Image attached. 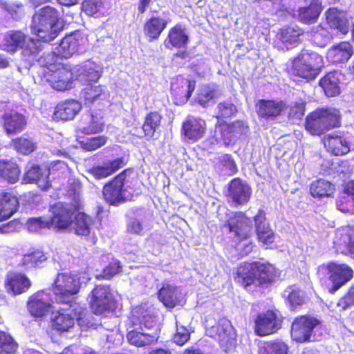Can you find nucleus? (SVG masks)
Instances as JSON below:
<instances>
[{
	"label": "nucleus",
	"instance_id": "obj_13",
	"mask_svg": "<svg viewBox=\"0 0 354 354\" xmlns=\"http://www.w3.org/2000/svg\"><path fill=\"white\" fill-rule=\"evenodd\" d=\"M328 270L329 272L328 279L333 284L330 289V292L337 291L353 277V269L346 264L330 263L328 265Z\"/></svg>",
	"mask_w": 354,
	"mask_h": 354
},
{
	"label": "nucleus",
	"instance_id": "obj_51",
	"mask_svg": "<svg viewBox=\"0 0 354 354\" xmlns=\"http://www.w3.org/2000/svg\"><path fill=\"white\" fill-rule=\"evenodd\" d=\"M288 347L281 340L267 342L260 348L259 354H287Z\"/></svg>",
	"mask_w": 354,
	"mask_h": 354
},
{
	"label": "nucleus",
	"instance_id": "obj_44",
	"mask_svg": "<svg viewBox=\"0 0 354 354\" xmlns=\"http://www.w3.org/2000/svg\"><path fill=\"white\" fill-rule=\"evenodd\" d=\"M40 49L38 50L35 59L32 62H27L29 64H34L38 63V64L42 67H46L49 71L48 72L53 71V69L58 67L59 65L55 64L57 61V54L55 50L53 52H49L48 53H42L44 46L40 42Z\"/></svg>",
	"mask_w": 354,
	"mask_h": 354
},
{
	"label": "nucleus",
	"instance_id": "obj_54",
	"mask_svg": "<svg viewBox=\"0 0 354 354\" xmlns=\"http://www.w3.org/2000/svg\"><path fill=\"white\" fill-rule=\"evenodd\" d=\"M331 39V34L323 27L317 26L312 31V41L319 47L326 46Z\"/></svg>",
	"mask_w": 354,
	"mask_h": 354
},
{
	"label": "nucleus",
	"instance_id": "obj_40",
	"mask_svg": "<svg viewBox=\"0 0 354 354\" xmlns=\"http://www.w3.org/2000/svg\"><path fill=\"white\" fill-rule=\"evenodd\" d=\"M167 25L166 19L160 17H151L144 26V33L149 41L157 39Z\"/></svg>",
	"mask_w": 354,
	"mask_h": 354
},
{
	"label": "nucleus",
	"instance_id": "obj_60",
	"mask_svg": "<svg viewBox=\"0 0 354 354\" xmlns=\"http://www.w3.org/2000/svg\"><path fill=\"white\" fill-rule=\"evenodd\" d=\"M176 331L174 335L173 339L176 344L182 346L189 339L190 333L186 327L180 324L178 321L176 322Z\"/></svg>",
	"mask_w": 354,
	"mask_h": 354
},
{
	"label": "nucleus",
	"instance_id": "obj_15",
	"mask_svg": "<svg viewBox=\"0 0 354 354\" xmlns=\"http://www.w3.org/2000/svg\"><path fill=\"white\" fill-rule=\"evenodd\" d=\"M251 194L252 189L248 183L238 178L231 180L227 196L236 205L248 203Z\"/></svg>",
	"mask_w": 354,
	"mask_h": 354
},
{
	"label": "nucleus",
	"instance_id": "obj_31",
	"mask_svg": "<svg viewBox=\"0 0 354 354\" xmlns=\"http://www.w3.org/2000/svg\"><path fill=\"white\" fill-rule=\"evenodd\" d=\"M326 15L327 23L331 28L338 30L342 34L348 32L349 23L345 12L331 8L326 11Z\"/></svg>",
	"mask_w": 354,
	"mask_h": 354
},
{
	"label": "nucleus",
	"instance_id": "obj_52",
	"mask_svg": "<svg viewBox=\"0 0 354 354\" xmlns=\"http://www.w3.org/2000/svg\"><path fill=\"white\" fill-rule=\"evenodd\" d=\"M306 102L302 100L295 101L290 104L288 108V117L292 123L300 121L305 114Z\"/></svg>",
	"mask_w": 354,
	"mask_h": 354
},
{
	"label": "nucleus",
	"instance_id": "obj_20",
	"mask_svg": "<svg viewBox=\"0 0 354 354\" xmlns=\"http://www.w3.org/2000/svg\"><path fill=\"white\" fill-rule=\"evenodd\" d=\"M50 172L49 169L33 165L26 171L23 180L26 183H36L39 187L44 190L50 185L48 180Z\"/></svg>",
	"mask_w": 354,
	"mask_h": 354
},
{
	"label": "nucleus",
	"instance_id": "obj_9",
	"mask_svg": "<svg viewBox=\"0 0 354 354\" xmlns=\"http://www.w3.org/2000/svg\"><path fill=\"white\" fill-rule=\"evenodd\" d=\"M79 205L57 203L50 207L52 217L50 221V227L57 230H65L73 223L75 212L78 209Z\"/></svg>",
	"mask_w": 354,
	"mask_h": 354
},
{
	"label": "nucleus",
	"instance_id": "obj_62",
	"mask_svg": "<svg viewBox=\"0 0 354 354\" xmlns=\"http://www.w3.org/2000/svg\"><path fill=\"white\" fill-rule=\"evenodd\" d=\"M102 6V0H85L82 3V9L86 15L93 16L101 10Z\"/></svg>",
	"mask_w": 354,
	"mask_h": 354
},
{
	"label": "nucleus",
	"instance_id": "obj_34",
	"mask_svg": "<svg viewBox=\"0 0 354 354\" xmlns=\"http://www.w3.org/2000/svg\"><path fill=\"white\" fill-rule=\"evenodd\" d=\"M336 205L342 212L354 213V181L348 183L339 196Z\"/></svg>",
	"mask_w": 354,
	"mask_h": 354
},
{
	"label": "nucleus",
	"instance_id": "obj_50",
	"mask_svg": "<svg viewBox=\"0 0 354 354\" xmlns=\"http://www.w3.org/2000/svg\"><path fill=\"white\" fill-rule=\"evenodd\" d=\"M162 117L158 112H151L149 113L142 125V130L148 139L154 136L155 131L160 124Z\"/></svg>",
	"mask_w": 354,
	"mask_h": 354
},
{
	"label": "nucleus",
	"instance_id": "obj_7",
	"mask_svg": "<svg viewBox=\"0 0 354 354\" xmlns=\"http://www.w3.org/2000/svg\"><path fill=\"white\" fill-rule=\"evenodd\" d=\"M324 332L321 322L315 317H298L292 324L291 336L297 342L319 341Z\"/></svg>",
	"mask_w": 354,
	"mask_h": 354
},
{
	"label": "nucleus",
	"instance_id": "obj_5",
	"mask_svg": "<svg viewBox=\"0 0 354 354\" xmlns=\"http://www.w3.org/2000/svg\"><path fill=\"white\" fill-rule=\"evenodd\" d=\"M0 45L8 53L21 50V56L27 62H32L40 49V41L35 39L21 30H9L3 37Z\"/></svg>",
	"mask_w": 354,
	"mask_h": 354
},
{
	"label": "nucleus",
	"instance_id": "obj_28",
	"mask_svg": "<svg viewBox=\"0 0 354 354\" xmlns=\"http://www.w3.org/2000/svg\"><path fill=\"white\" fill-rule=\"evenodd\" d=\"M324 144L328 151L335 156H342L350 151V145L346 139L339 135L328 134L324 138Z\"/></svg>",
	"mask_w": 354,
	"mask_h": 354
},
{
	"label": "nucleus",
	"instance_id": "obj_29",
	"mask_svg": "<svg viewBox=\"0 0 354 354\" xmlns=\"http://www.w3.org/2000/svg\"><path fill=\"white\" fill-rule=\"evenodd\" d=\"M124 165V159L122 158H118L112 160H108L102 165L94 166L88 172L95 179L101 180L112 175Z\"/></svg>",
	"mask_w": 354,
	"mask_h": 354
},
{
	"label": "nucleus",
	"instance_id": "obj_30",
	"mask_svg": "<svg viewBox=\"0 0 354 354\" xmlns=\"http://www.w3.org/2000/svg\"><path fill=\"white\" fill-rule=\"evenodd\" d=\"M180 293L178 288L169 281H163L158 291V299L168 308H174L179 301Z\"/></svg>",
	"mask_w": 354,
	"mask_h": 354
},
{
	"label": "nucleus",
	"instance_id": "obj_16",
	"mask_svg": "<svg viewBox=\"0 0 354 354\" xmlns=\"http://www.w3.org/2000/svg\"><path fill=\"white\" fill-rule=\"evenodd\" d=\"M337 252L350 255L354 259V230L344 227L337 230L333 241Z\"/></svg>",
	"mask_w": 354,
	"mask_h": 354
},
{
	"label": "nucleus",
	"instance_id": "obj_8",
	"mask_svg": "<svg viewBox=\"0 0 354 354\" xmlns=\"http://www.w3.org/2000/svg\"><path fill=\"white\" fill-rule=\"evenodd\" d=\"M323 59L317 53L303 50L292 61L294 75L308 81L314 80L323 66Z\"/></svg>",
	"mask_w": 354,
	"mask_h": 354
},
{
	"label": "nucleus",
	"instance_id": "obj_55",
	"mask_svg": "<svg viewBox=\"0 0 354 354\" xmlns=\"http://www.w3.org/2000/svg\"><path fill=\"white\" fill-rule=\"evenodd\" d=\"M17 348V344L13 338L4 332H0V354H13Z\"/></svg>",
	"mask_w": 354,
	"mask_h": 354
},
{
	"label": "nucleus",
	"instance_id": "obj_58",
	"mask_svg": "<svg viewBox=\"0 0 354 354\" xmlns=\"http://www.w3.org/2000/svg\"><path fill=\"white\" fill-rule=\"evenodd\" d=\"M104 92L101 86L87 85L82 91L81 95L86 102H93Z\"/></svg>",
	"mask_w": 354,
	"mask_h": 354
},
{
	"label": "nucleus",
	"instance_id": "obj_12",
	"mask_svg": "<svg viewBox=\"0 0 354 354\" xmlns=\"http://www.w3.org/2000/svg\"><path fill=\"white\" fill-rule=\"evenodd\" d=\"M125 179V171H122L104 186L103 196L110 205H117L124 201L123 187Z\"/></svg>",
	"mask_w": 354,
	"mask_h": 354
},
{
	"label": "nucleus",
	"instance_id": "obj_39",
	"mask_svg": "<svg viewBox=\"0 0 354 354\" xmlns=\"http://www.w3.org/2000/svg\"><path fill=\"white\" fill-rule=\"evenodd\" d=\"M7 286L14 295L21 294L26 291L30 286L28 277L20 273H10L7 276Z\"/></svg>",
	"mask_w": 354,
	"mask_h": 354
},
{
	"label": "nucleus",
	"instance_id": "obj_63",
	"mask_svg": "<svg viewBox=\"0 0 354 354\" xmlns=\"http://www.w3.org/2000/svg\"><path fill=\"white\" fill-rule=\"evenodd\" d=\"M217 118H229L236 112V106L230 102L219 103L217 106Z\"/></svg>",
	"mask_w": 354,
	"mask_h": 354
},
{
	"label": "nucleus",
	"instance_id": "obj_22",
	"mask_svg": "<svg viewBox=\"0 0 354 354\" xmlns=\"http://www.w3.org/2000/svg\"><path fill=\"white\" fill-rule=\"evenodd\" d=\"M102 67L91 60H86L77 66V78L82 82H96L102 75Z\"/></svg>",
	"mask_w": 354,
	"mask_h": 354
},
{
	"label": "nucleus",
	"instance_id": "obj_46",
	"mask_svg": "<svg viewBox=\"0 0 354 354\" xmlns=\"http://www.w3.org/2000/svg\"><path fill=\"white\" fill-rule=\"evenodd\" d=\"M93 223L92 218L87 214L80 212L73 220L75 233L77 235L88 236L91 233V226Z\"/></svg>",
	"mask_w": 354,
	"mask_h": 354
},
{
	"label": "nucleus",
	"instance_id": "obj_3",
	"mask_svg": "<svg viewBox=\"0 0 354 354\" xmlns=\"http://www.w3.org/2000/svg\"><path fill=\"white\" fill-rule=\"evenodd\" d=\"M63 27L59 12L48 6L39 9L33 15L30 25L32 32L44 42L53 40Z\"/></svg>",
	"mask_w": 354,
	"mask_h": 354
},
{
	"label": "nucleus",
	"instance_id": "obj_11",
	"mask_svg": "<svg viewBox=\"0 0 354 354\" xmlns=\"http://www.w3.org/2000/svg\"><path fill=\"white\" fill-rule=\"evenodd\" d=\"M206 334L218 342L225 351L232 346L234 333L230 322L223 318L211 326L206 327Z\"/></svg>",
	"mask_w": 354,
	"mask_h": 354
},
{
	"label": "nucleus",
	"instance_id": "obj_10",
	"mask_svg": "<svg viewBox=\"0 0 354 354\" xmlns=\"http://www.w3.org/2000/svg\"><path fill=\"white\" fill-rule=\"evenodd\" d=\"M91 308L96 315H101L112 310L115 302L110 288L106 285L97 286L91 292Z\"/></svg>",
	"mask_w": 354,
	"mask_h": 354
},
{
	"label": "nucleus",
	"instance_id": "obj_18",
	"mask_svg": "<svg viewBox=\"0 0 354 354\" xmlns=\"http://www.w3.org/2000/svg\"><path fill=\"white\" fill-rule=\"evenodd\" d=\"M256 107L259 117L266 120L274 119L287 109L284 102L270 100H259Z\"/></svg>",
	"mask_w": 354,
	"mask_h": 354
},
{
	"label": "nucleus",
	"instance_id": "obj_19",
	"mask_svg": "<svg viewBox=\"0 0 354 354\" xmlns=\"http://www.w3.org/2000/svg\"><path fill=\"white\" fill-rule=\"evenodd\" d=\"M228 225L238 239L248 238L252 230V221L243 212H235L229 219Z\"/></svg>",
	"mask_w": 354,
	"mask_h": 354
},
{
	"label": "nucleus",
	"instance_id": "obj_57",
	"mask_svg": "<svg viewBox=\"0 0 354 354\" xmlns=\"http://www.w3.org/2000/svg\"><path fill=\"white\" fill-rule=\"evenodd\" d=\"M106 142V138L104 136L92 137L90 138H84L80 141L81 147L86 151H94L104 145Z\"/></svg>",
	"mask_w": 354,
	"mask_h": 354
},
{
	"label": "nucleus",
	"instance_id": "obj_53",
	"mask_svg": "<svg viewBox=\"0 0 354 354\" xmlns=\"http://www.w3.org/2000/svg\"><path fill=\"white\" fill-rule=\"evenodd\" d=\"M46 259V258L41 252L36 251L25 254L22 258L19 266L24 270H28L37 266Z\"/></svg>",
	"mask_w": 354,
	"mask_h": 354
},
{
	"label": "nucleus",
	"instance_id": "obj_32",
	"mask_svg": "<svg viewBox=\"0 0 354 354\" xmlns=\"http://www.w3.org/2000/svg\"><path fill=\"white\" fill-rule=\"evenodd\" d=\"M189 41V36L186 29L180 24H177L171 28L165 41V44L167 48L169 45L177 48H184L186 47Z\"/></svg>",
	"mask_w": 354,
	"mask_h": 354
},
{
	"label": "nucleus",
	"instance_id": "obj_37",
	"mask_svg": "<svg viewBox=\"0 0 354 354\" xmlns=\"http://www.w3.org/2000/svg\"><path fill=\"white\" fill-rule=\"evenodd\" d=\"M353 53L351 44L349 42L342 41L328 50L327 57L332 62L341 63L348 61Z\"/></svg>",
	"mask_w": 354,
	"mask_h": 354
},
{
	"label": "nucleus",
	"instance_id": "obj_61",
	"mask_svg": "<svg viewBox=\"0 0 354 354\" xmlns=\"http://www.w3.org/2000/svg\"><path fill=\"white\" fill-rule=\"evenodd\" d=\"M122 271V266L119 261H114L106 266L102 274L97 276V279H110L116 274Z\"/></svg>",
	"mask_w": 354,
	"mask_h": 354
},
{
	"label": "nucleus",
	"instance_id": "obj_24",
	"mask_svg": "<svg viewBox=\"0 0 354 354\" xmlns=\"http://www.w3.org/2000/svg\"><path fill=\"white\" fill-rule=\"evenodd\" d=\"M104 123L100 113H87L82 116L78 129L86 134L97 133L102 131Z\"/></svg>",
	"mask_w": 354,
	"mask_h": 354
},
{
	"label": "nucleus",
	"instance_id": "obj_17",
	"mask_svg": "<svg viewBox=\"0 0 354 354\" xmlns=\"http://www.w3.org/2000/svg\"><path fill=\"white\" fill-rule=\"evenodd\" d=\"M52 301L48 290L39 291L30 298L28 308L32 315L40 317L50 310Z\"/></svg>",
	"mask_w": 354,
	"mask_h": 354
},
{
	"label": "nucleus",
	"instance_id": "obj_21",
	"mask_svg": "<svg viewBox=\"0 0 354 354\" xmlns=\"http://www.w3.org/2000/svg\"><path fill=\"white\" fill-rule=\"evenodd\" d=\"M194 89L195 82L182 76L176 77L171 84V90L173 95L178 97L182 103L187 102Z\"/></svg>",
	"mask_w": 354,
	"mask_h": 354
},
{
	"label": "nucleus",
	"instance_id": "obj_48",
	"mask_svg": "<svg viewBox=\"0 0 354 354\" xmlns=\"http://www.w3.org/2000/svg\"><path fill=\"white\" fill-rule=\"evenodd\" d=\"M20 170L13 162L0 160V176L9 183H15L19 180Z\"/></svg>",
	"mask_w": 354,
	"mask_h": 354
},
{
	"label": "nucleus",
	"instance_id": "obj_38",
	"mask_svg": "<svg viewBox=\"0 0 354 354\" xmlns=\"http://www.w3.org/2000/svg\"><path fill=\"white\" fill-rule=\"evenodd\" d=\"M303 31L297 26H290L281 29L279 39L282 43L281 48L289 49L299 43Z\"/></svg>",
	"mask_w": 354,
	"mask_h": 354
},
{
	"label": "nucleus",
	"instance_id": "obj_42",
	"mask_svg": "<svg viewBox=\"0 0 354 354\" xmlns=\"http://www.w3.org/2000/svg\"><path fill=\"white\" fill-rule=\"evenodd\" d=\"M338 72L329 73L322 78L319 85L324 89L326 95L328 97L335 96L340 93L339 76Z\"/></svg>",
	"mask_w": 354,
	"mask_h": 354
},
{
	"label": "nucleus",
	"instance_id": "obj_56",
	"mask_svg": "<svg viewBox=\"0 0 354 354\" xmlns=\"http://www.w3.org/2000/svg\"><path fill=\"white\" fill-rule=\"evenodd\" d=\"M26 226L32 232H39L44 229L51 228L49 219L44 217L30 218L27 221Z\"/></svg>",
	"mask_w": 354,
	"mask_h": 354
},
{
	"label": "nucleus",
	"instance_id": "obj_14",
	"mask_svg": "<svg viewBox=\"0 0 354 354\" xmlns=\"http://www.w3.org/2000/svg\"><path fill=\"white\" fill-rule=\"evenodd\" d=\"M280 326L281 321L273 311L261 313L255 319V333L259 336L274 333Z\"/></svg>",
	"mask_w": 354,
	"mask_h": 354
},
{
	"label": "nucleus",
	"instance_id": "obj_27",
	"mask_svg": "<svg viewBox=\"0 0 354 354\" xmlns=\"http://www.w3.org/2000/svg\"><path fill=\"white\" fill-rule=\"evenodd\" d=\"M205 128V122L203 120L189 117L183 123V131L187 139L195 142L203 138Z\"/></svg>",
	"mask_w": 354,
	"mask_h": 354
},
{
	"label": "nucleus",
	"instance_id": "obj_1",
	"mask_svg": "<svg viewBox=\"0 0 354 354\" xmlns=\"http://www.w3.org/2000/svg\"><path fill=\"white\" fill-rule=\"evenodd\" d=\"M159 325L155 317L140 308L133 310L132 326L127 334L129 344L138 347L145 346L156 342L159 336Z\"/></svg>",
	"mask_w": 354,
	"mask_h": 354
},
{
	"label": "nucleus",
	"instance_id": "obj_35",
	"mask_svg": "<svg viewBox=\"0 0 354 354\" xmlns=\"http://www.w3.org/2000/svg\"><path fill=\"white\" fill-rule=\"evenodd\" d=\"M19 202L17 197L7 192L0 193V221L12 216L17 210Z\"/></svg>",
	"mask_w": 354,
	"mask_h": 354
},
{
	"label": "nucleus",
	"instance_id": "obj_26",
	"mask_svg": "<svg viewBox=\"0 0 354 354\" xmlns=\"http://www.w3.org/2000/svg\"><path fill=\"white\" fill-rule=\"evenodd\" d=\"M254 220L259 241L264 244L273 243L274 241V233L266 221L264 212L259 210L258 214L254 217Z\"/></svg>",
	"mask_w": 354,
	"mask_h": 354
},
{
	"label": "nucleus",
	"instance_id": "obj_33",
	"mask_svg": "<svg viewBox=\"0 0 354 354\" xmlns=\"http://www.w3.org/2000/svg\"><path fill=\"white\" fill-rule=\"evenodd\" d=\"M81 104L76 100H66L59 104L54 112V118L57 120H69L74 118L80 111Z\"/></svg>",
	"mask_w": 354,
	"mask_h": 354
},
{
	"label": "nucleus",
	"instance_id": "obj_36",
	"mask_svg": "<svg viewBox=\"0 0 354 354\" xmlns=\"http://www.w3.org/2000/svg\"><path fill=\"white\" fill-rule=\"evenodd\" d=\"M79 46L80 41L76 35L71 34L66 36L55 47V53L58 57L68 59L77 51Z\"/></svg>",
	"mask_w": 354,
	"mask_h": 354
},
{
	"label": "nucleus",
	"instance_id": "obj_2",
	"mask_svg": "<svg viewBox=\"0 0 354 354\" xmlns=\"http://www.w3.org/2000/svg\"><path fill=\"white\" fill-rule=\"evenodd\" d=\"M90 279L88 274L85 272L80 275L59 273L53 288L55 301L68 304L75 315L81 316L84 309L73 301V296L79 292L81 285L86 283Z\"/></svg>",
	"mask_w": 354,
	"mask_h": 354
},
{
	"label": "nucleus",
	"instance_id": "obj_41",
	"mask_svg": "<svg viewBox=\"0 0 354 354\" xmlns=\"http://www.w3.org/2000/svg\"><path fill=\"white\" fill-rule=\"evenodd\" d=\"M75 324V319L71 314L65 311H57L53 313L51 324L54 330L59 332L68 331Z\"/></svg>",
	"mask_w": 354,
	"mask_h": 354
},
{
	"label": "nucleus",
	"instance_id": "obj_43",
	"mask_svg": "<svg viewBox=\"0 0 354 354\" xmlns=\"http://www.w3.org/2000/svg\"><path fill=\"white\" fill-rule=\"evenodd\" d=\"M220 96L221 92L218 89L209 85H203L198 91L196 102L206 107L214 104Z\"/></svg>",
	"mask_w": 354,
	"mask_h": 354
},
{
	"label": "nucleus",
	"instance_id": "obj_47",
	"mask_svg": "<svg viewBox=\"0 0 354 354\" xmlns=\"http://www.w3.org/2000/svg\"><path fill=\"white\" fill-rule=\"evenodd\" d=\"M283 296L292 310L301 306L305 302L304 292L296 286L288 287L283 292Z\"/></svg>",
	"mask_w": 354,
	"mask_h": 354
},
{
	"label": "nucleus",
	"instance_id": "obj_25",
	"mask_svg": "<svg viewBox=\"0 0 354 354\" xmlns=\"http://www.w3.org/2000/svg\"><path fill=\"white\" fill-rule=\"evenodd\" d=\"M50 73L47 79L53 88L57 91H64L71 88L70 80L72 77V73L68 70L59 66Z\"/></svg>",
	"mask_w": 354,
	"mask_h": 354
},
{
	"label": "nucleus",
	"instance_id": "obj_49",
	"mask_svg": "<svg viewBox=\"0 0 354 354\" xmlns=\"http://www.w3.org/2000/svg\"><path fill=\"white\" fill-rule=\"evenodd\" d=\"M334 190V185L329 181L319 179L313 182L310 187V192L314 197L330 196Z\"/></svg>",
	"mask_w": 354,
	"mask_h": 354
},
{
	"label": "nucleus",
	"instance_id": "obj_64",
	"mask_svg": "<svg viewBox=\"0 0 354 354\" xmlns=\"http://www.w3.org/2000/svg\"><path fill=\"white\" fill-rule=\"evenodd\" d=\"M353 305H354V284L350 287L348 292L337 303V306L342 310H345Z\"/></svg>",
	"mask_w": 354,
	"mask_h": 354
},
{
	"label": "nucleus",
	"instance_id": "obj_45",
	"mask_svg": "<svg viewBox=\"0 0 354 354\" xmlns=\"http://www.w3.org/2000/svg\"><path fill=\"white\" fill-rule=\"evenodd\" d=\"M322 10L320 1H315L308 7H303L299 9L298 16L301 21L305 24L315 23L318 19Z\"/></svg>",
	"mask_w": 354,
	"mask_h": 354
},
{
	"label": "nucleus",
	"instance_id": "obj_6",
	"mask_svg": "<svg viewBox=\"0 0 354 354\" xmlns=\"http://www.w3.org/2000/svg\"><path fill=\"white\" fill-rule=\"evenodd\" d=\"M339 126V111L335 108L318 109L306 118V129L315 136H320Z\"/></svg>",
	"mask_w": 354,
	"mask_h": 354
},
{
	"label": "nucleus",
	"instance_id": "obj_59",
	"mask_svg": "<svg viewBox=\"0 0 354 354\" xmlns=\"http://www.w3.org/2000/svg\"><path fill=\"white\" fill-rule=\"evenodd\" d=\"M14 147L18 152L25 155L30 153L36 148L35 144L31 140L25 138L15 140Z\"/></svg>",
	"mask_w": 354,
	"mask_h": 354
},
{
	"label": "nucleus",
	"instance_id": "obj_23",
	"mask_svg": "<svg viewBox=\"0 0 354 354\" xmlns=\"http://www.w3.org/2000/svg\"><path fill=\"white\" fill-rule=\"evenodd\" d=\"M2 120L3 127L8 134L21 132L27 124L25 115L15 111L6 113Z\"/></svg>",
	"mask_w": 354,
	"mask_h": 354
},
{
	"label": "nucleus",
	"instance_id": "obj_4",
	"mask_svg": "<svg viewBox=\"0 0 354 354\" xmlns=\"http://www.w3.org/2000/svg\"><path fill=\"white\" fill-rule=\"evenodd\" d=\"M236 274L238 281L248 288L252 284L259 286L272 282L276 271L272 264L261 260L241 263L237 268Z\"/></svg>",
	"mask_w": 354,
	"mask_h": 354
}]
</instances>
